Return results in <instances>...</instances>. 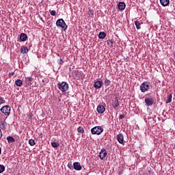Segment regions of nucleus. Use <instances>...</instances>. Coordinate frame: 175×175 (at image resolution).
I'll return each mask as SVG.
<instances>
[{
  "label": "nucleus",
  "instance_id": "obj_1",
  "mask_svg": "<svg viewBox=\"0 0 175 175\" xmlns=\"http://www.w3.org/2000/svg\"><path fill=\"white\" fill-rule=\"evenodd\" d=\"M57 87L62 92H66V91L69 90V84L65 81H63L61 83H57Z\"/></svg>",
  "mask_w": 175,
  "mask_h": 175
},
{
  "label": "nucleus",
  "instance_id": "obj_2",
  "mask_svg": "<svg viewBox=\"0 0 175 175\" xmlns=\"http://www.w3.org/2000/svg\"><path fill=\"white\" fill-rule=\"evenodd\" d=\"M56 25L59 28H62L64 31H66V29H68V25H66V23H65V21H64V19L62 18L58 19L56 21Z\"/></svg>",
  "mask_w": 175,
  "mask_h": 175
},
{
  "label": "nucleus",
  "instance_id": "obj_3",
  "mask_svg": "<svg viewBox=\"0 0 175 175\" xmlns=\"http://www.w3.org/2000/svg\"><path fill=\"white\" fill-rule=\"evenodd\" d=\"M92 135H100L103 132V129L100 126H94L91 129Z\"/></svg>",
  "mask_w": 175,
  "mask_h": 175
},
{
  "label": "nucleus",
  "instance_id": "obj_4",
  "mask_svg": "<svg viewBox=\"0 0 175 175\" xmlns=\"http://www.w3.org/2000/svg\"><path fill=\"white\" fill-rule=\"evenodd\" d=\"M150 82L148 81H145L144 83H142L141 86H140V90L142 91V92H146V91H148L150 90Z\"/></svg>",
  "mask_w": 175,
  "mask_h": 175
},
{
  "label": "nucleus",
  "instance_id": "obj_5",
  "mask_svg": "<svg viewBox=\"0 0 175 175\" xmlns=\"http://www.w3.org/2000/svg\"><path fill=\"white\" fill-rule=\"evenodd\" d=\"M10 106L5 105L1 108L0 111L3 113V114H5V116H10Z\"/></svg>",
  "mask_w": 175,
  "mask_h": 175
},
{
  "label": "nucleus",
  "instance_id": "obj_6",
  "mask_svg": "<svg viewBox=\"0 0 175 175\" xmlns=\"http://www.w3.org/2000/svg\"><path fill=\"white\" fill-rule=\"evenodd\" d=\"M144 102H145L146 106H148V107L152 106V105H154V98H150V97L146 98L144 99Z\"/></svg>",
  "mask_w": 175,
  "mask_h": 175
},
{
  "label": "nucleus",
  "instance_id": "obj_7",
  "mask_svg": "<svg viewBox=\"0 0 175 175\" xmlns=\"http://www.w3.org/2000/svg\"><path fill=\"white\" fill-rule=\"evenodd\" d=\"M97 112L98 113V114H103L106 110V109L105 108V106L102 105H99L97 107Z\"/></svg>",
  "mask_w": 175,
  "mask_h": 175
},
{
  "label": "nucleus",
  "instance_id": "obj_8",
  "mask_svg": "<svg viewBox=\"0 0 175 175\" xmlns=\"http://www.w3.org/2000/svg\"><path fill=\"white\" fill-rule=\"evenodd\" d=\"M102 85H103V81H96L94 84V87L96 90H99V88H102Z\"/></svg>",
  "mask_w": 175,
  "mask_h": 175
},
{
  "label": "nucleus",
  "instance_id": "obj_9",
  "mask_svg": "<svg viewBox=\"0 0 175 175\" xmlns=\"http://www.w3.org/2000/svg\"><path fill=\"white\" fill-rule=\"evenodd\" d=\"M107 155V152L106 151L105 149H101L100 153H99V158L101 159H103Z\"/></svg>",
  "mask_w": 175,
  "mask_h": 175
},
{
  "label": "nucleus",
  "instance_id": "obj_10",
  "mask_svg": "<svg viewBox=\"0 0 175 175\" xmlns=\"http://www.w3.org/2000/svg\"><path fill=\"white\" fill-rule=\"evenodd\" d=\"M117 140L118 143L122 144V143H124V135H122V133L118 134L117 137Z\"/></svg>",
  "mask_w": 175,
  "mask_h": 175
},
{
  "label": "nucleus",
  "instance_id": "obj_11",
  "mask_svg": "<svg viewBox=\"0 0 175 175\" xmlns=\"http://www.w3.org/2000/svg\"><path fill=\"white\" fill-rule=\"evenodd\" d=\"M118 7L119 10H125V8L126 7V5H125V3L124 2H119L118 4Z\"/></svg>",
  "mask_w": 175,
  "mask_h": 175
},
{
  "label": "nucleus",
  "instance_id": "obj_12",
  "mask_svg": "<svg viewBox=\"0 0 175 175\" xmlns=\"http://www.w3.org/2000/svg\"><path fill=\"white\" fill-rule=\"evenodd\" d=\"M73 167L75 170H81V165L79 162H75L73 163Z\"/></svg>",
  "mask_w": 175,
  "mask_h": 175
},
{
  "label": "nucleus",
  "instance_id": "obj_13",
  "mask_svg": "<svg viewBox=\"0 0 175 175\" xmlns=\"http://www.w3.org/2000/svg\"><path fill=\"white\" fill-rule=\"evenodd\" d=\"M28 39V36L25 34V33H21L20 35V40L21 42H25Z\"/></svg>",
  "mask_w": 175,
  "mask_h": 175
},
{
  "label": "nucleus",
  "instance_id": "obj_14",
  "mask_svg": "<svg viewBox=\"0 0 175 175\" xmlns=\"http://www.w3.org/2000/svg\"><path fill=\"white\" fill-rule=\"evenodd\" d=\"M118 106H120V103L118 102V99H116L115 102L112 104V107L115 110H118Z\"/></svg>",
  "mask_w": 175,
  "mask_h": 175
},
{
  "label": "nucleus",
  "instance_id": "obj_15",
  "mask_svg": "<svg viewBox=\"0 0 175 175\" xmlns=\"http://www.w3.org/2000/svg\"><path fill=\"white\" fill-rule=\"evenodd\" d=\"M160 3L162 6H169L170 0H160Z\"/></svg>",
  "mask_w": 175,
  "mask_h": 175
},
{
  "label": "nucleus",
  "instance_id": "obj_16",
  "mask_svg": "<svg viewBox=\"0 0 175 175\" xmlns=\"http://www.w3.org/2000/svg\"><path fill=\"white\" fill-rule=\"evenodd\" d=\"M173 98V94H172V93H170L167 96V100L165 101L166 105H167L168 103H170V102H172V99Z\"/></svg>",
  "mask_w": 175,
  "mask_h": 175
},
{
  "label": "nucleus",
  "instance_id": "obj_17",
  "mask_svg": "<svg viewBox=\"0 0 175 175\" xmlns=\"http://www.w3.org/2000/svg\"><path fill=\"white\" fill-rule=\"evenodd\" d=\"M98 38L99 39H105L106 38V33H105L104 31H100L98 33Z\"/></svg>",
  "mask_w": 175,
  "mask_h": 175
},
{
  "label": "nucleus",
  "instance_id": "obj_18",
  "mask_svg": "<svg viewBox=\"0 0 175 175\" xmlns=\"http://www.w3.org/2000/svg\"><path fill=\"white\" fill-rule=\"evenodd\" d=\"M15 85L17 87H21V85H23V81H21V79H17L15 81Z\"/></svg>",
  "mask_w": 175,
  "mask_h": 175
},
{
  "label": "nucleus",
  "instance_id": "obj_19",
  "mask_svg": "<svg viewBox=\"0 0 175 175\" xmlns=\"http://www.w3.org/2000/svg\"><path fill=\"white\" fill-rule=\"evenodd\" d=\"M21 52L22 54H27V53H28V47L23 46V48H21Z\"/></svg>",
  "mask_w": 175,
  "mask_h": 175
},
{
  "label": "nucleus",
  "instance_id": "obj_20",
  "mask_svg": "<svg viewBox=\"0 0 175 175\" xmlns=\"http://www.w3.org/2000/svg\"><path fill=\"white\" fill-rule=\"evenodd\" d=\"M7 140L8 143H14L16 142V139H14V138H13L12 136L8 137Z\"/></svg>",
  "mask_w": 175,
  "mask_h": 175
},
{
  "label": "nucleus",
  "instance_id": "obj_21",
  "mask_svg": "<svg viewBox=\"0 0 175 175\" xmlns=\"http://www.w3.org/2000/svg\"><path fill=\"white\" fill-rule=\"evenodd\" d=\"M134 24H135V25L137 29H140V28H142L140 22H139V21H135L134 22Z\"/></svg>",
  "mask_w": 175,
  "mask_h": 175
},
{
  "label": "nucleus",
  "instance_id": "obj_22",
  "mask_svg": "<svg viewBox=\"0 0 175 175\" xmlns=\"http://www.w3.org/2000/svg\"><path fill=\"white\" fill-rule=\"evenodd\" d=\"M104 83H105V85L106 87H109V85L110 84H111V81H110V80H109L107 78L105 79Z\"/></svg>",
  "mask_w": 175,
  "mask_h": 175
},
{
  "label": "nucleus",
  "instance_id": "obj_23",
  "mask_svg": "<svg viewBox=\"0 0 175 175\" xmlns=\"http://www.w3.org/2000/svg\"><path fill=\"white\" fill-rule=\"evenodd\" d=\"M51 146L54 148H57V147L59 146V144H58L57 142H51Z\"/></svg>",
  "mask_w": 175,
  "mask_h": 175
},
{
  "label": "nucleus",
  "instance_id": "obj_24",
  "mask_svg": "<svg viewBox=\"0 0 175 175\" xmlns=\"http://www.w3.org/2000/svg\"><path fill=\"white\" fill-rule=\"evenodd\" d=\"M77 131H78L79 133H84V128H83L81 126H79L77 129Z\"/></svg>",
  "mask_w": 175,
  "mask_h": 175
},
{
  "label": "nucleus",
  "instance_id": "obj_25",
  "mask_svg": "<svg viewBox=\"0 0 175 175\" xmlns=\"http://www.w3.org/2000/svg\"><path fill=\"white\" fill-rule=\"evenodd\" d=\"M29 144H30L31 146H35L36 143L35 142V140L31 139L29 140Z\"/></svg>",
  "mask_w": 175,
  "mask_h": 175
},
{
  "label": "nucleus",
  "instance_id": "obj_26",
  "mask_svg": "<svg viewBox=\"0 0 175 175\" xmlns=\"http://www.w3.org/2000/svg\"><path fill=\"white\" fill-rule=\"evenodd\" d=\"M27 81L28 82L29 84H31V83L33 81V78H32L31 77H28L27 78Z\"/></svg>",
  "mask_w": 175,
  "mask_h": 175
},
{
  "label": "nucleus",
  "instance_id": "obj_27",
  "mask_svg": "<svg viewBox=\"0 0 175 175\" xmlns=\"http://www.w3.org/2000/svg\"><path fill=\"white\" fill-rule=\"evenodd\" d=\"M114 42L113 41V40H107V45L108 46H113Z\"/></svg>",
  "mask_w": 175,
  "mask_h": 175
},
{
  "label": "nucleus",
  "instance_id": "obj_28",
  "mask_svg": "<svg viewBox=\"0 0 175 175\" xmlns=\"http://www.w3.org/2000/svg\"><path fill=\"white\" fill-rule=\"evenodd\" d=\"M5 172V166L3 165H0V173H3Z\"/></svg>",
  "mask_w": 175,
  "mask_h": 175
},
{
  "label": "nucleus",
  "instance_id": "obj_29",
  "mask_svg": "<svg viewBox=\"0 0 175 175\" xmlns=\"http://www.w3.org/2000/svg\"><path fill=\"white\" fill-rule=\"evenodd\" d=\"M50 14H51V16H56L57 12H55V10H51V11L50 12Z\"/></svg>",
  "mask_w": 175,
  "mask_h": 175
},
{
  "label": "nucleus",
  "instance_id": "obj_30",
  "mask_svg": "<svg viewBox=\"0 0 175 175\" xmlns=\"http://www.w3.org/2000/svg\"><path fill=\"white\" fill-rule=\"evenodd\" d=\"M68 167L69 169L73 170V165H72V162L68 163Z\"/></svg>",
  "mask_w": 175,
  "mask_h": 175
},
{
  "label": "nucleus",
  "instance_id": "obj_31",
  "mask_svg": "<svg viewBox=\"0 0 175 175\" xmlns=\"http://www.w3.org/2000/svg\"><path fill=\"white\" fill-rule=\"evenodd\" d=\"M5 103V100H3V98L0 97V105H2Z\"/></svg>",
  "mask_w": 175,
  "mask_h": 175
},
{
  "label": "nucleus",
  "instance_id": "obj_32",
  "mask_svg": "<svg viewBox=\"0 0 175 175\" xmlns=\"http://www.w3.org/2000/svg\"><path fill=\"white\" fill-rule=\"evenodd\" d=\"M125 117V115H120L119 116V120H122Z\"/></svg>",
  "mask_w": 175,
  "mask_h": 175
},
{
  "label": "nucleus",
  "instance_id": "obj_33",
  "mask_svg": "<svg viewBox=\"0 0 175 175\" xmlns=\"http://www.w3.org/2000/svg\"><path fill=\"white\" fill-rule=\"evenodd\" d=\"M59 64L60 65H62V64H64V60H62V59H60L59 60Z\"/></svg>",
  "mask_w": 175,
  "mask_h": 175
},
{
  "label": "nucleus",
  "instance_id": "obj_34",
  "mask_svg": "<svg viewBox=\"0 0 175 175\" xmlns=\"http://www.w3.org/2000/svg\"><path fill=\"white\" fill-rule=\"evenodd\" d=\"M10 75V76H14L15 72H11Z\"/></svg>",
  "mask_w": 175,
  "mask_h": 175
},
{
  "label": "nucleus",
  "instance_id": "obj_35",
  "mask_svg": "<svg viewBox=\"0 0 175 175\" xmlns=\"http://www.w3.org/2000/svg\"><path fill=\"white\" fill-rule=\"evenodd\" d=\"M1 137H2V131L0 129V139H1Z\"/></svg>",
  "mask_w": 175,
  "mask_h": 175
},
{
  "label": "nucleus",
  "instance_id": "obj_36",
  "mask_svg": "<svg viewBox=\"0 0 175 175\" xmlns=\"http://www.w3.org/2000/svg\"><path fill=\"white\" fill-rule=\"evenodd\" d=\"M90 14H94V11L90 10Z\"/></svg>",
  "mask_w": 175,
  "mask_h": 175
},
{
  "label": "nucleus",
  "instance_id": "obj_37",
  "mask_svg": "<svg viewBox=\"0 0 175 175\" xmlns=\"http://www.w3.org/2000/svg\"><path fill=\"white\" fill-rule=\"evenodd\" d=\"M1 152H2V149L0 148V155H1Z\"/></svg>",
  "mask_w": 175,
  "mask_h": 175
},
{
  "label": "nucleus",
  "instance_id": "obj_38",
  "mask_svg": "<svg viewBox=\"0 0 175 175\" xmlns=\"http://www.w3.org/2000/svg\"><path fill=\"white\" fill-rule=\"evenodd\" d=\"M31 115H29V118H31Z\"/></svg>",
  "mask_w": 175,
  "mask_h": 175
}]
</instances>
